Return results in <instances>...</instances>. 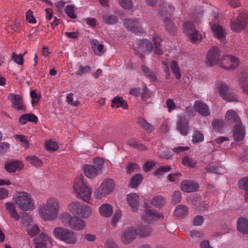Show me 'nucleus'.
<instances>
[{"mask_svg": "<svg viewBox=\"0 0 248 248\" xmlns=\"http://www.w3.org/2000/svg\"><path fill=\"white\" fill-rule=\"evenodd\" d=\"M45 145L46 150L48 151H55L59 149L58 143L51 140L46 141Z\"/></svg>", "mask_w": 248, "mask_h": 248, "instance_id": "obj_53", "label": "nucleus"}, {"mask_svg": "<svg viewBox=\"0 0 248 248\" xmlns=\"http://www.w3.org/2000/svg\"><path fill=\"white\" fill-rule=\"evenodd\" d=\"M174 10V6L166 2H163L162 4H160L159 7L160 14L161 16L164 17V19L167 16L170 17V16Z\"/></svg>", "mask_w": 248, "mask_h": 248, "instance_id": "obj_24", "label": "nucleus"}, {"mask_svg": "<svg viewBox=\"0 0 248 248\" xmlns=\"http://www.w3.org/2000/svg\"><path fill=\"white\" fill-rule=\"evenodd\" d=\"M124 25L126 28L135 34L143 32L140 23L137 19H125Z\"/></svg>", "mask_w": 248, "mask_h": 248, "instance_id": "obj_17", "label": "nucleus"}, {"mask_svg": "<svg viewBox=\"0 0 248 248\" xmlns=\"http://www.w3.org/2000/svg\"><path fill=\"white\" fill-rule=\"evenodd\" d=\"M248 23V15L245 13H240L236 19L231 22V29L234 32L243 31Z\"/></svg>", "mask_w": 248, "mask_h": 248, "instance_id": "obj_7", "label": "nucleus"}, {"mask_svg": "<svg viewBox=\"0 0 248 248\" xmlns=\"http://www.w3.org/2000/svg\"><path fill=\"white\" fill-rule=\"evenodd\" d=\"M15 202L23 211L33 210L35 208L33 199L27 192H18L15 198Z\"/></svg>", "mask_w": 248, "mask_h": 248, "instance_id": "obj_3", "label": "nucleus"}, {"mask_svg": "<svg viewBox=\"0 0 248 248\" xmlns=\"http://www.w3.org/2000/svg\"><path fill=\"white\" fill-rule=\"evenodd\" d=\"M92 48L94 52L97 55L101 56L103 53V50L104 46L99 43V41L96 39H93L91 41Z\"/></svg>", "mask_w": 248, "mask_h": 248, "instance_id": "obj_38", "label": "nucleus"}, {"mask_svg": "<svg viewBox=\"0 0 248 248\" xmlns=\"http://www.w3.org/2000/svg\"><path fill=\"white\" fill-rule=\"evenodd\" d=\"M86 223L82 219L73 216L70 220L69 226L74 230L80 231L86 227Z\"/></svg>", "mask_w": 248, "mask_h": 248, "instance_id": "obj_20", "label": "nucleus"}, {"mask_svg": "<svg viewBox=\"0 0 248 248\" xmlns=\"http://www.w3.org/2000/svg\"><path fill=\"white\" fill-rule=\"evenodd\" d=\"M212 125L214 129L219 131L224 127L225 122L222 120L216 119L212 122Z\"/></svg>", "mask_w": 248, "mask_h": 248, "instance_id": "obj_56", "label": "nucleus"}, {"mask_svg": "<svg viewBox=\"0 0 248 248\" xmlns=\"http://www.w3.org/2000/svg\"><path fill=\"white\" fill-rule=\"evenodd\" d=\"M30 95L32 98V105L34 106L38 104L40 100V96L37 93L35 90H32L30 93Z\"/></svg>", "mask_w": 248, "mask_h": 248, "instance_id": "obj_59", "label": "nucleus"}, {"mask_svg": "<svg viewBox=\"0 0 248 248\" xmlns=\"http://www.w3.org/2000/svg\"><path fill=\"white\" fill-rule=\"evenodd\" d=\"M138 48L137 51L150 53L153 50V46L151 42L147 39L138 40L136 44Z\"/></svg>", "mask_w": 248, "mask_h": 248, "instance_id": "obj_19", "label": "nucleus"}, {"mask_svg": "<svg viewBox=\"0 0 248 248\" xmlns=\"http://www.w3.org/2000/svg\"><path fill=\"white\" fill-rule=\"evenodd\" d=\"M165 28L170 34L173 35L177 33V27L171 21L170 17H165L164 19Z\"/></svg>", "mask_w": 248, "mask_h": 248, "instance_id": "obj_30", "label": "nucleus"}, {"mask_svg": "<svg viewBox=\"0 0 248 248\" xmlns=\"http://www.w3.org/2000/svg\"><path fill=\"white\" fill-rule=\"evenodd\" d=\"M217 91L220 96L223 99L228 101H237V97L233 93L230 92L228 84L223 82H220L217 86Z\"/></svg>", "mask_w": 248, "mask_h": 248, "instance_id": "obj_8", "label": "nucleus"}, {"mask_svg": "<svg viewBox=\"0 0 248 248\" xmlns=\"http://www.w3.org/2000/svg\"><path fill=\"white\" fill-rule=\"evenodd\" d=\"M152 41L154 42V51L155 54L160 55L162 53L163 51L162 49L160 48L161 46L162 39L160 37L155 34L152 38Z\"/></svg>", "mask_w": 248, "mask_h": 248, "instance_id": "obj_31", "label": "nucleus"}, {"mask_svg": "<svg viewBox=\"0 0 248 248\" xmlns=\"http://www.w3.org/2000/svg\"><path fill=\"white\" fill-rule=\"evenodd\" d=\"M137 236V229L133 227H128L122 232L120 240L124 244H129L136 238Z\"/></svg>", "mask_w": 248, "mask_h": 248, "instance_id": "obj_12", "label": "nucleus"}, {"mask_svg": "<svg viewBox=\"0 0 248 248\" xmlns=\"http://www.w3.org/2000/svg\"><path fill=\"white\" fill-rule=\"evenodd\" d=\"M142 71L144 73V75L151 81H155L156 80V77L155 73L150 70L148 67L145 65L141 67Z\"/></svg>", "mask_w": 248, "mask_h": 248, "instance_id": "obj_43", "label": "nucleus"}, {"mask_svg": "<svg viewBox=\"0 0 248 248\" xmlns=\"http://www.w3.org/2000/svg\"><path fill=\"white\" fill-rule=\"evenodd\" d=\"M127 202L132 210L136 211L139 206V197L135 193H130L127 195Z\"/></svg>", "mask_w": 248, "mask_h": 248, "instance_id": "obj_27", "label": "nucleus"}, {"mask_svg": "<svg viewBox=\"0 0 248 248\" xmlns=\"http://www.w3.org/2000/svg\"><path fill=\"white\" fill-rule=\"evenodd\" d=\"M240 64L239 59L234 56L225 55L223 56L220 62V66L225 69H234Z\"/></svg>", "mask_w": 248, "mask_h": 248, "instance_id": "obj_11", "label": "nucleus"}, {"mask_svg": "<svg viewBox=\"0 0 248 248\" xmlns=\"http://www.w3.org/2000/svg\"><path fill=\"white\" fill-rule=\"evenodd\" d=\"M188 211V208L186 206L180 204L176 207L175 210V214L179 217L184 218L187 216Z\"/></svg>", "mask_w": 248, "mask_h": 248, "instance_id": "obj_39", "label": "nucleus"}, {"mask_svg": "<svg viewBox=\"0 0 248 248\" xmlns=\"http://www.w3.org/2000/svg\"><path fill=\"white\" fill-rule=\"evenodd\" d=\"M26 159L32 165L35 167H39L42 165L41 160L35 156L29 155L26 157Z\"/></svg>", "mask_w": 248, "mask_h": 248, "instance_id": "obj_49", "label": "nucleus"}, {"mask_svg": "<svg viewBox=\"0 0 248 248\" xmlns=\"http://www.w3.org/2000/svg\"><path fill=\"white\" fill-rule=\"evenodd\" d=\"M113 210V207L110 204L104 203L100 206L99 212L101 216L109 217L112 215Z\"/></svg>", "mask_w": 248, "mask_h": 248, "instance_id": "obj_29", "label": "nucleus"}, {"mask_svg": "<svg viewBox=\"0 0 248 248\" xmlns=\"http://www.w3.org/2000/svg\"><path fill=\"white\" fill-rule=\"evenodd\" d=\"M182 163L185 166L190 168H194L196 166V162L192 157L186 156L182 159Z\"/></svg>", "mask_w": 248, "mask_h": 248, "instance_id": "obj_46", "label": "nucleus"}, {"mask_svg": "<svg viewBox=\"0 0 248 248\" xmlns=\"http://www.w3.org/2000/svg\"><path fill=\"white\" fill-rule=\"evenodd\" d=\"M61 207V203L58 199L50 198L39 207V215L44 220H54L58 217Z\"/></svg>", "mask_w": 248, "mask_h": 248, "instance_id": "obj_1", "label": "nucleus"}, {"mask_svg": "<svg viewBox=\"0 0 248 248\" xmlns=\"http://www.w3.org/2000/svg\"><path fill=\"white\" fill-rule=\"evenodd\" d=\"M182 190L186 192H192L198 190L199 185L193 181L184 180L181 183Z\"/></svg>", "mask_w": 248, "mask_h": 248, "instance_id": "obj_23", "label": "nucleus"}, {"mask_svg": "<svg viewBox=\"0 0 248 248\" xmlns=\"http://www.w3.org/2000/svg\"><path fill=\"white\" fill-rule=\"evenodd\" d=\"M204 140L203 134L197 130H194L192 135V141L194 144H196L203 141Z\"/></svg>", "mask_w": 248, "mask_h": 248, "instance_id": "obj_47", "label": "nucleus"}, {"mask_svg": "<svg viewBox=\"0 0 248 248\" xmlns=\"http://www.w3.org/2000/svg\"><path fill=\"white\" fill-rule=\"evenodd\" d=\"M138 123L142 128L145 129L148 132L151 133L154 129V125L149 124L146 120L142 117L138 118Z\"/></svg>", "mask_w": 248, "mask_h": 248, "instance_id": "obj_41", "label": "nucleus"}, {"mask_svg": "<svg viewBox=\"0 0 248 248\" xmlns=\"http://www.w3.org/2000/svg\"><path fill=\"white\" fill-rule=\"evenodd\" d=\"M238 185L239 188L244 190H248V177H246L238 181Z\"/></svg>", "mask_w": 248, "mask_h": 248, "instance_id": "obj_60", "label": "nucleus"}, {"mask_svg": "<svg viewBox=\"0 0 248 248\" xmlns=\"http://www.w3.org/2000/svg\"><path fill=\"white\" fill-rule=\"evenodd\" d=\"M137 235L140 237H145L151 235L153 233V231L151 228L148 226H140L137 229Z\"/></svg>", "mask_w": 248, "mask_h": 248, "instance_id": "obj_32", "label": "nucleus"}, {"mask_svg": "<svg viewBox=\"0 0 248 248\" xmlns=\"http://www.w3.org/2000/svg\"><path fill=\"white\" fill-rule=\"evenodd\" d=\"M53 235L57 238L68 244H74L77 241V234L74 232L62 227H57L53 230Z\"/></svg>", "mask_w": 248, "mask_h": 248, "instance_id": "obj_4", "label": "nucleus"}, {"mask_svg": "<svg viewBox=\"0 0 248 248\" xmlns=\"http://www.w3.org/2000/svg\"><path fill=\"white\" fill-rule=\"evenodd\" d=\"M25 54L24 53L23 55H17L16 53H13L12 56V60L18 65H22L23 63V56Z\"/></svg>", "mask_w": 248, "mask_h": 248, "instance_id": "obj_57", "label": "nucleus"}, {"mask_svg": "<svg viewBox=\"0 0 248 248\" xmlns=\"http://www.w3.org/2000/svg\"><path fill=\"white\" fill-rule=\"evenodd\" d=\"M35 248H47L52 245V240L45 232H41L33 240Z\"/></svg>", "mask_w": 248, "mask_h": 248, "instance_id": "obj_9", "label": "nucleus"}, {"mask_svg": "<svg viewBox=\"0 0 248 248\" xmlns=\"http://www.w3.org/2000/svg\"><path fill=\"white\" fill-rule=\"evenodd\" d=\"M166 104L167 107L168 108V111L170 112L174 110L176 108V105L172 99H168L167 100Z\"/></svg>", "mask_w": 248, "mask_h": 248, "instance_id": "obj_63", "label": "nucleus"}, {"mask_svg": "<svg viewBox=\"0 0 248 248\" xmlns=\"http://www.w3.org/2000/svg\"><path fill=\"white\" fill-rule=\"evenodd\" d=\"M73 217V216H72L70 213L64 212L60 215V219H61V222L65 225L69 226L70 220Z\"/></svg>", "mask_w": 248, "mask_h": 248, "instance_id": "obj_54", "label": "nucleus"}, {"mask_svg": "<svg viewBox=\"0 0 248 248\" xmlns=\"http://www.w3.org/2000/svg\"><path fill=\"white\" fill-rule=\"evenodd\" d=\"M165 203V199L161 196L155 197L151 201L153 205L156 208H160Z\"/></svg>", "mask_w": 248, "mask_h": 248, "instance_id": "obj_45", "label": "nucleus"}, {"mask_svg": "<svg viewBox=\"0 0 248 248\" xmlns=\"http://www.w3.org/2000/svg\"><path fill=\"white\" fill-rule=\"evenodd\" d=\"M124 25L126 28L135 34L143 32L140 23L137 19H125Z\"/></svg>", "mask_w": 248, "mask_h": 248, "instance_id": "obj_18", "label": "nucleus"}, {"mask_svg": "<svg viewBox=\"0 0 248 248\" xmlns=\"http://www.w3.org/2000/svg\"><path fill=\"white\" fill-rule=\"evenodd\" d=\"M7 98L11 101L12 107L14 109L18 111H26V106L22 97L20 95L10 93L8 95Z\"/></svg>", "mask_w": 248, "mask_h": 248, "instance_id": "obj_13", "label": "nucleus"}, {"mask_svg": "<svg viewBox=\"0 0 248 248\" xmlns=\"http://www.w3.org/2000/svg\"><path fill=\"white\" fill-rule=\"evenodd\" d=\"M66 15L71 18L75 19L77 17L75 12V7L72 5H67L65 9Z\"/></svg>", "mask_w": 248, "mask_h": 248, "instance_id": "obj_52", "label": "nucleus"}, {"mask_svg": "<svg viewBox=\"0 0 248 248\" xmlns=\"http://www.w3.org/2000/svg\"><path fill=\"white\" fill-rule=\"evenodd\" d=\"M170 66L172 73L175 75L176 78L178 79H180L181 78V73L178 62L176 60H172L170 62Z\"/></svg>", "mask_w": 248, "mask_h": 248, "instance_id": "obj_40", "label": "nucleus"}, {"mask_svg": "<svg viewBox=\"0 0 248 248\" xmlns=\"http://www.w3.org/2000/svg\"><path fill=\"white\" fill-rule=\"evenodd\" d=\"M245 136V129L242 125V123L240 125L236 124L233 126V137L235 141H240L243 140Z\"/></svg>", "mask_w": 248, "mask_h": 248, "instance_id": "obj_25", "label": "nucleus"}, {"mask_svg": "<svg viewBox=\"0 0 248 248\" xmlns=\"http://www.w3.org/2000/svg\"><path fill=\"white\" fill-rule=\"evenodd\" d=\"M194 110L203 116H207L210 115V111L208 106L205 103L196 100L194 104Z\"/></svg>", "mask_w": 248, "mask_h": 248, "instance_id": "obj_21", "label": "nucleus"}, {"mask_svg": "<svg viewBox=\"0 0 248 248\" xmlns=\"http://www.w3.org/2000/svg\"><path fill=\"white\" fill-rule=\"evenodd\" d=\"M103 19L105 23L108 24H115L118 21L117 16L114 15H104Z\"/></svg>", "mask_w": 248, "mask_h": 248, "instance_id": "obj_51", "label": "nucleus"}, {"mask_svg": "<svg viewBox=\"0 0 248 248\" xmlns=\"http://www.w3.org/2000/svg\"><path fill=\"white\" fill-rule=\"evenodd\" d=\"M98 169L92 165H85L84 172L85 175L88 178H93L96 177L98 174Z\"/></svg>", "mask_w": 248, "mask_h": 248, "instance_id": "obj_33", "label": "nucleus"}, {"mask_svg": "<svg viewBox=\"0 0 248 248\" xmlns=\"http://www.w3.org/2000/svg\"><path fill=\"white\" fill-rule=\"evenodd\" d=\"M218 21L217 15L214 14V19L210 22L211 28L215 36L219 40H222L225 38V33L222 27L218 24Z\"/></svg>", "mask_w": 248, "mask_h": 248, "instance_id": "obj_16", "label": "nucleus"}, {"mask_svg": "<svg viewBox=\"0 0 248 248\" xmlns=\"http://www.w3.org/2000/svg\"><path fill=\"white\" fill-rule=\"evenodd\" d=\"M74 189L77 194V197L89 202L91 198L92 190L82 175L77 177L75 181Z\"/></svg>", "mask_w": 248, "mask_h": 248, "instance_id": "obj_2", "label": "nucleus"}, {"mask_svg": "<svg viewBox=\"0 0 248 248\" xmlns=\"http://www.w3.org/2000/svg\"><path fill=\"white\" fill-rule=\"evenodd\" d=\"M82 203L78 201H73L69 204L68 209L72 214L78 215Z\"/></svg>", "mask_w": 248, "mask_h": 248, "instance_id": "obj_37", "label": "nucleus"}, {"mask_svg": "<svg viewBox=\"0 0 248 248\" xmlns=\"http://www.w3.org/2000/svg\"><path fill=\"white\" fill-rule=\"evenodd\" d=\"M14 138L16 140H18L23 147L27 148L29 147L30 144L29 140L27 139L25 136L19 134L15 135Z\"/></svg>", "mask_w": 248, "mask_h": 248, "instance_id": "obj_50", "label": "nucleus"}, {"mask_svg": "<svg viewBox=\"0 0 248 248\" xmlns=\"http://www.w3.org/2000/svg\"><path fill=\"white\" fill-rule=\"evenodd\" d=\"M182 196L181 192L179 191H174L172 195V203L174 204H176L180 202Z\"/></svg>", "mask_w": 248, "mask_h": 248, "instance_id": "obj_62", "label": "nucleus"}, {"mask_svg": "<svg viewBox=\"0 0 248 248\" xmlns=\"http://www.w3.org/2000/svg\"><path fill=\"white\" fill-rule=\"evenodd\" d=\"M236 81L240 86L243 92L248 94V70L241 69L236 76Z\"/></svg>", "mask_w": 248, "mask_h": 248, "instance_id": "obj_14", "label": "nucleus"}, {"mask_svg": "<svg viewBox=\"0 0 248 248\" xmlns=\"http://www.w3.org/2000/svg\"><path fill=\"white\" fill-rule=\"evenodd\" d=\"M143 179L141 174H137L134 176L131 179L129 186L132 188L137 187L142 182Z\"/></svg>", "mask_w": 248, "mask_h": 248, "instance_id": "obj_44", "label": "nucleus"}, {"mask_svg": "<svg viewBox=\"0 0 248 248\" xmlns=\"http://www.w3.org/2000/svg\"><path fill=\"white\" fill-rule=\"evenodd\" d=\"M138 123L142 128L145 129L148 132L151 133L154 129V125L149 124L146 120L142 117L138 118Z\"/></svg>", "mask_w": 248, "mask_h": 248, "instance_id": "obj_42", "label": "nucleus"}, {"mask_svg": "<svg viewBox=\"0 0 248 248\" xmlns=\"http://www.w3.org/2000/svg\"><path fill=\"white\" fill-rule=\"evenodd\" d=\"M177 129L181 135L186 136L189 129L188 120L185 117H181L177 123Z\"/></svg>", "mask_w": 248, "mask_h": 248, "instance_id": "obj_26", "label": "nucleus"}, {"mask_svg": "<svg viewBox=\"0 0 248 248\" xmlns=\"http://www.w3.org/2000/svg\"><path fill=\"white\" fill-rule=\"evenodd\" d=\"M221 59L220 58V51L217 46L212 47L208 51L206 56V64L208 66H213L219 62Z\"/></svg>", "mask_w": 248, "mask_h": 248, "instance_id": "obj_15", "label": "nucleus"}, {"mask_svg": "<svg viewBox=\"0 0 248 248\" xmlns=\"http://www.w3.org/2000/svg\"><path fill=\"white\" fill-rule=\"evenodd\" d=\"M40 229L36 225H30L27 228V232L31 237H33L39 234Z\"/></svg>", "mask_w": 248, "mask_h": 248, "instance_id": "obj_48", "label": "nucleus"}, {"mask_svg": "<svg viewBox=\"0 0 248 248\" xmlns=\"http://www.w3.org/2000/svg\"><path fill=\"white\" fill-rule=\"evenodd\" d=\"M237 227L238 230L243 233H248V220L244 218L238 219Z\"/></svg>", "mask_w": 248, "mask_h": 248, "instance_id": "obj_35", "label": "nucleus"}, {"mask_svg": "<svg viewBox=\"0 0 248 248\" xmlns=\"http://www.w3.org/2000/svg\"><path fill=\"white\" fill-rule=\"evenodd\" d=\"M111 107L112 108L123 107L124 109H126L128 107L126 102L124 100L123 97L121 96L115 97L112 101Z\"/></svg>", "mask_w": 248, "mask_h": 248, "instance_id": "obj_36", "label": "nucleus"}, {"mask_svg": "<svg viewBox=\"0 0 248 248\" xmlns=\"http://www.w3.org/2000/svg\"><path fill=\"white\" fill-rule=\"evenodd\" d=\"M183 29L184 33L187 36L191 42L196 43L202 38L201 34L199 33L191 21L184 23Z\"/></svg>", "mask_w": 248, "mask_h": 248, "instance_id": "obj_6", "label": "nucleus"}, {"mask_svg": "<svg viewBox=\"0 0 248 248\" xmlns=\"http://www.w3.org/2000/svg\"><path fill=\"white\" fill-rule=\"evenodd\" d=\"M27 21L31 24H34L36 22V20L33 16L32 12L31 10L28 11L26 13Z\"/></svg>", "mask_w": 248, "mask_h": 248, "instance_id": "obj_64", "label": "nucleus"}, {"mask_svg": "<svg viewBox=\"0 0 248 248\" xmlns=\"http://www.w3.org/2000/svg\"><path fill=\"white\" fill-rule=\"evenodd\" d=\"M225 117L228 123L234 124V125H240L242 123L238 114L233 110H229L226 113Z\"/></svg>", "mask_w": 248, "mask_h": 248, "instance_id": "obj_28", "label": "nucleus"}, {"mask_svg": "<svg viewBox=\"0 0 248 248\" xmlns=\"http://www.w3.org/2000/svg\"><path fill=\"white\" fill-rule=\"evenodd\" d=\"M21 222L24 225L28 227L32 223L33 219L26 213H24L22 214Z\"/></svg>", "mask_w": 248, "mask_h": 248, "instance_id": "obj_55", "label": "nucleus"}, {"mask_svg": "<svg viewBox=\"0 0 248 248\" xmlns=\"http://www.w3.org/2000/svg\"><path fill=\"white\" fill-rule=\"evenodd\" d=\"M171 167L169 166L160 167L156 171H155V175L157 176H160L163 173L170 171Z\"/></svg>", "mask_w": 248, "mask_h": 248, "instance_id": "obj_58", "label": "nucleus"}, {"mask_svg": "<svg viewBox=\"0 0 248 248\" xmlns=\"http://www.w3.org/2000/svg\"><path fill=\"white\" fill-rule=\"evenodd\" d=\"M115 186V183L112 179L105 180L94 191L95 197L97 199H102L112 192L114 189Z\"/></svg>", "mask_w": 248, "mask_h": 248, "instance_id": "obj_5", "label": "nucleus"}, {"mask_svg": "<svg viewBox=\"0 0 248 248\" xmlns=\"http://www.w3.org/2000/svg\"><path fill=\"white\" fill-rule=\"evenodd\" d=\"M142 217L145 222L152 223L157 219L163 218V216L152 208L147 206L142 215Z\"/></svg>", "mask_w": 248, "mask_h": 248, "instance_id": "obj_10", "label": "nucleus"}, {"mask_svg": "<svg viewBox=\"0 0 248 248\" xmlns=\"http://www.w3.org/2000/svg\"><path fill=\"white\" fill-rule=\"evenodd\" d=\"M119 1L121 6L124 9L129 10L133 7L131 0H119Z\"/></svg>", "mask_w": 248, "mask_h": 248, "instance_id": "obj_61", "label": "nucleus"}, {"mask_svg": "<svg viewBox=\"0 0 248 248\" xmlns=\"http://www.w3.org/2000/svg\"><path fill=\"white\" fill-rule=\"evenodd\" d=\"M24 166L23 163L18 160H11L5 164L6 170L9 172H15L21 170Z\"/></svg>", "mask_w": 248, "mask_h": 248, "instance_id": "obj_22", "label": "nucleus"}, {"mask_svg": "<svg viewBox=\"0 0 248 248\" xmlns=\"http://www.w3.org/2000/svg\"><path fill=\"white\" fill-rule=\"evenodd\" d=\"M92 213V209L88 205L82 203L80 210L79 213L78 214V216L81 217L83 218H88L90 217Z\"/></svg>", "mask_w": 248, "mask_h": 248, "instance_id": "obj_34", "label": "nucleus"}]
</instances>
